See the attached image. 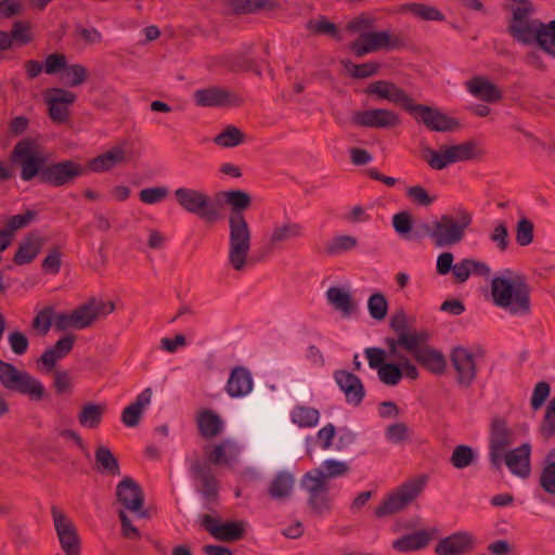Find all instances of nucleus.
I'll use <instances>...</instances> for the list:
<instances>
[{"label": "nucleus", "mask_w": 555, "mask_h": 555, "mask_svg": "<svg viewBox=\"0 0 555 555\" xmlns=\"http://www.w3.org/2000/svg\"><path fill=\"white\" fill-rule=\"evenodd\" d=\"M83 173L81 165L65 160L44 167L41 170V180L54 186H62L73 182Z\"/></svg>", "instance_id": "obj_21"}, {"label": "nucleus", "mask_w": 555, "mask_h": 555, "mask_svg": "<svg viewBox=\"0 0 555 555\" xmlns=\"http://www.w3.org/2000/svg\"><path fill=\"white\" fill-rule=\"evenodd\" d=\"M346 72L353 78L363 79L375 75L380 65L376 62H366L363 64H354L350 61H343Z\"/></svg>", "instance_id": "obj_55"}, {"label": "nucleus", "mask_w": 555, "mask_h": 555, "mask_svg": "<svg viewBox=\"0 0 555 555\" xmlns=\"http://www.w3.org/2000/svg\"><path fill=\"white\" fill-rule=\"evenodd\" d=\"M193 98L198 106H220L227 103L238 104L241 102L237 96L220 87L196 90Z\"/></svg>", "instance_id": "obj_33"}, {"label": "nucleus", "mask_w": 555, "mask_h": 555, "mask_svg": "<svg viewBox=\"0 0 555 555\" xmlns=\"http://www.w3.org/2000/svg\"><path fill=\"white\" fill-rule=\"evenodd\" d=\"M474 450L465 444H460L454 448L450 462L451 464L457 468L462 469L469 466L474 461Z\"/></svg>", "instance_id": "obj_58"}, {"label": "nucleus", "mask_w": 555, "mask_h": 555, "mask_svg": "<svg viewBox=\"0 0 555 555\" xmlns=\"http://www.w3.org/2000/svg\"><path fill=\"white\" fill-rule=\"evenodd\" d=\"M427 481V476L418 475L403 482L396 490L386 495L375 507V517L385 518L405 509L421 495Z\"/></svg>", "instance_id": "obj_6"}, {"label": "nucleus", "mask_w": 555, "mask_h": 555, "mask_svg": "<svg viewBox=\"0 0 555 555\" xmlns=\"http://www.w3.org/2000/svg\"><path fill=\"white\" fill-rule=\"evenodd\" d=\"M540 430L546 438L551 437L555 433V397L550 401L546 408Z\"/></svg>", "instance_id": "obj_64"}, {"label": "nucleus", "mask_w": 555, "mask_h": 555, "mask_svg": "<svg viewBox=\"0 0 555 555\" xmlns=\"http://www.w3.org/2000/svg\"><path fill=\"white\" fill-rule=\"evenodd\" d=\"M168 196V189L165 186L145 188L139 192V198L142 203L154 205L165 201Z\"/></svg>", "instance_id": "obj_61"}, {"label": "nucleus", "mask_w": 555, "mask_h": 555, "mask_svg": "<svg viewBox=\"0 0 555 555\" xmlns=\"http://www.w3.org/2000/svg\"><path fill=\"white\" fill-rule=\"evenodd\" d=\"M398 320L399 318L391 320V326L398 333V338L387 340L388 354L397 361L409 360L401 352V349H404L415 358L427 346V335L403 330L402 326L397 325Z\"/></svg>", "instance_id": "obj_11"}, {"label": "nucleus", "mask_w": 555, "mask_h": 555, "mask_svg": "<svg viewBox=\"0 0 555 555\" xmlns=\"http://www.w3.org/2000/svg\"><path fill=\"white\" fill-rule=\"evenodd\" d=\"M253 389V378L245 367H235L231 371L225 390L232 398H240L248 395Z\"/></svg>", "instance_id": "obj_36"}, {"label": "nucleus", "mask_w": 555, "mask_h": 555, "mask_svg": "<svg viewBox=\"0 0 555 555\" xmlns=\"http://www.w3.org/2000/svg\"><path fill=\"white\" fill-rule=\"evenodd\" d=\"M305 235L304 225L297 221L286 219L275 222L267 236V247L270 250H279L286 243L297 241Z\"/></svg>", "instance_id": "obj_17"}, {"label": "nucleus", "mask_w": 555, "mask_h": 555, "mask_svg": "<svg viewBox=\"0 0 555 555\" xmlns=\"http://www.w3.org/2000/svg\"><path fill=\"white\" fill-rule=\"evenodd\" d=\"M42 245V241L40 237L35 235H29L26 240H24L15 256H14V262L18 266L29 263L33 261L36 256L38 255L40 247Z\"/></svg>", "instance_id": "obj_48"}, {"label": "nucleus", "mask_w": 555, "mask_h": 555, "mask_svg": "<svg viewBox=\"0 0 555 555\" xmlns=\"http://www.w3.org/2000/svg\"><path fill=\"white\" fill-rule=\"evenodd\" d=\"M468 92L483 102H496L501 100V90L488 78L476 76L465 82Z\"/></svg>", "instance_id": "obj_35"}, {"label": "nucleus", "mask_w": 555, "mask_h": 555, "mask_svg": "<svg viewBox=\"0 0 555 555\" xmlns=\"http://www.w3.org/2000/svg\"><path fill=\"white\" fill-rule=\"evenodd\" d=\"M503 8L508 12V24L534 18L535 7L531 0H506Z\"/></svg>", "instance_id": "obj_43"}, {"label": "nucleus", "mask_w": 555, "mask_h": 555, "mask_svg": "<svg viewBox=\"0 0 555 555\" xmlns=\"http://www.w3.org/2000/svg\"><path fill=\"white\" fill-rule=\"evenodd\" d=\"M513 443V434L506 422L502 418H494L490 427V460L495 466L503 461L505 450Z\"/></svg>", "instance_id": "obj_24"}, {"label": "nucleus", "mask_w": 555, "mask_h": 555, "mask_svg": "<svg viewBox=\"0 0 555 555\" xmlns=\"http://www.w3.org/2000/svg\"><path fill=\"white\" fill-rule=\"evenodd\" d=\"M115 310V304L111 300H103L92 297L73 311L76 322V330H83L92 326L100 318L111 314Z\"/></svg>", "instance_id": "obj_14"}, {"label": "nucleus", "mask_w": 555, "mask_h": 555, "mask_svg": "<svg viewBox=\"0 0 555 555\" xmlns=\"http://www.w3.org/2000/svg\"><path fill=\"white\" fill-rule=\"evenodd\" d=\"M202 525L214 538L220 541L240 540L244 535L246 528L244 521L221 522L211 515H205L202 519Z\"/></svg>", "instance_id": "obj_25"}, {"label": "nucleus", "mask_w": 555, "mask_h": 555, "mask_svg": "<svg viewBox=\"0 0 555 555\" xmlns=\"http://www.w3.org/2000/svg\"><path fill=\"white\" fill-rule=\"evenodd\" d=\"M406 196L411 202L420 206H430L435 201L436 196L430 195L427 190L421 185L411 186L406 190Z\"/></svg>", "instance_id": "obj_62"}, {"label": "nucleus", "mask_w": 555, "mask_h": 555, "mask_svg": "<svg viewBox=\"0 0 555 555\" xmlns=\"http://www.w3.org/2000/svg\"><path fill=\"white\" fill-rule=\"evenodd\" d=\"M224 203L231 208L228 216V254L227 266L237 272H245L251 264L253 243L251 228L243 211L251 205L250 195L242 190L222 192Z\"/></svg>", "instance_id": "obj_1"}, {"label": "nucleus", "mask_w": 555, "mask_h": 555, "mask_svg": "<svg viewBox=\"0 0 555 555\" xmlns=\"http://www.w3.org/2000/svg\"><path fill=\"white\" fill-rule=\"evenodd\" d=\"M326 299L332 307L344 315H350L356 311L357 304L348 288L332 286L326 291Z\"/></svg>", "instance_id": "obj_39"}, {"label": "nucleus", "mask_w": 555, "mask_h": 555, "mask_svg": "<svg viewBox=\"0 0 555 555\" xmlns=\"http://www.w3.org/2000/svg\"><path fill=\"white\" fill-rule=\"evenodd\" d=\"M530 454L531 447L529 443H524L503 455L508 469L519 477H527L530 474Z\"/></svg>", "instance_id": "obj_32"}, {"label": "nucleus", "mask_w": 555, "mask_h": 555, "mask_svg": "<svg viewBox=\"0 0 555 555\" xmlns=\"http://www.w3.org/2000/svg\"><path fill=\"white\" fill-rule=\"evenodd\" d=\"M334 377L340 390L345 393L347 402L353 405H359L365 393L360 378L357 375L343 370L337 371Z\"/></svg>", "instance_id": "obj_30"}, {"label": "nucleus", "mask_w": 555, "mask_h": 555, "mask_svg": "<svg viewBox=\"0 0 555 555\" xmlns=\"http://www.w3.org/2000/svg\"><path fill=\"white\" fill-rule=\"evenodd\" d=\"M418 369L410 360H402L396 363H386L377 371L378 378L387 386H396L403 376L410 379L418 377Z\"/></svg>", "instance_id": "obj_28"}, {"label": "nucleus", "mask_w": 555, "mask_h": 555, "mask_svg": "<svg viewBox=\"0 0 555 555\" xmlns=\"http://www.w3.org/2000/svg\"><path fill=\"white\" fill-rule=\"evenodd\" d=\"M366 93L402 106L406 111L411 108V104L413 103V100L403 89L388 80H376L371 82L366 88Z\"/></svg>", "instance_id": "obj_26"}, {"label": "nucleus", "mask_w": 555, "mask_h": 555, "mask_svg": "<svg viewBox=\"0 0 555 555\" xmlns=\"http://www.w3.org/2000/svg\"><path fill=\"white\" fill-rule=\"evenodd\" d=\"M489 240L499 251L504 253L509 246L508 229L504 221H498L489 234Z\"/></svg>", "instance_id": "obj_57"}, {"label": "nucleus", "mask_w": 555, "mask_h": 555, "mask_svg": "<svg viewBox=\"0 0 555 555\" xmlns=\"http://www.w3.org/2000/svg\"><path fill=\"white\" fill-rule=\"evenodd\" d=\"M117 502L124 507L118 512L121 521V531L128 539H140L139 530L131 524L125 509L137 514L140 518H149V513L143 509L144 494L140 486L130 477H125L116 487Z\"/></svg>", "instance_id": "obj_4"}, {"label": "nucleus", "mask_w": 555, "mask_h": 555, "mask_svg": "<svg viewBox=\"0 0 555 555\" xmlns=\"http://www.w3.org/2000/svg\"><path fill=\"white\" fill-rule=\"evenodd\" d=\"M44 73L47 75H60L61 80L69 88L83 85L89 78L88 68L79 63H68L63 53H51L44 59Z\"/></svg>", "instance_id": "obj_10"}, {"label": "nucleus", "mask_w": 555, "mask_h": 555, "mask_svg": "<svg viewBox=\"0 0 555 555\" xmlns=\"http://www.w3.org/2000/svg\"><path fill=\"white\" fill-rule=\"evenodd\" d=\"M485 155L483 150L475 141L457 144H443L439 149L424 147L423 160L434 170H443L455 163L479 159Z\"/></svg>", "instance_id": "obj_3"}, {"label": "nucleus", "mask_w": 555, "mask_h": 555, "mask_svg": "<svg viewBox=\"0 0 555 555\" xmlns=\"http://www.w3.org/2000/svg\"><path fill=\"white\" fill-rule=\"evenodd\" d=\"M13 162L21 166V178L24 181H30L41 170L48 160L42 149L34 139H24L17 142L12 151Z\"/></svg>", "instance_id": "obj_9"}, {"label": "nucleus", "mask_w": 555, "mask_h": 555, "mask_svg": "<svg viewBox=\"0 0 555 555\" xmlns=\"http://www.w3.org/2000/svg\"><path fill=\"white\" fill-rule=\"evenodd\" d=\"M450 359L456 372L459 385L469 387L477 375V365L472 351L464 347H455L451 351Z\"/></svg>", "instance_id": "obj_20"}, {"label": "nucleus", "mask_w": 555, "mask_h": 555, "mask_svg": "<svg viewBox=\"0 0 555 555\" xmlns=\"http://www.w3.org/2000/svg\"><path fill=\"white\" fill-rule=\"evenodd\" d=\"M216 63L225 66L232 72H238L248 68V61L240 54L220 55L216 57Z\"/></svg>", "instance_id": "obj_63"}, {"label": "nucleus", "mask_w": 555, "mask_h": 555, "mask_svg": "<svg viewBox=\"0 0 555 555\" xmlns=\"http://www.w3.org/2000/svg\"><path fill=\"white\" fill-rule=\"evenodd\" d=\"M179 207L188 214L195 215L205 222L215 223L220 215L211 203L210 196L203 190L180 186L173 192Z\"/></svg>", "instance_id": "obj_8"}, {"label": "nucleus", "mask_w": 555, "mask_h": 555, "mask_svg": "<svg viewBox=\"0 0 555 555\" xmlns=\"http://www.w3.org/2000/svg\"><path fill=\"white\" fill-rule=\"evenodd\" d=\"M414 359L434 374L441 375L446 372L447 361L444 356L428 345Z\"/></svg>", "instance_id": "obj_42"}, {"label": "nucleus", "mask_w": 555, "mask_h": 555, "mask_svg": "<svg viewBox=\"0 0 555 555\" xmlns=\"http://www.w3.org/2000/svg\"><path fill=\"white\" fill-rule=\"evenodd\" d=\"M76 337L74 335H65L61 337L52 347L44 350L38 359V362L47 371H52L56 363L65 358L74 348Z\"/></svg>", "instance_id": "obj_31"}, {"label": "nucleus", "mask_w": 555, "mask_h": 555, "mask_svg": "<svg viewBox=\"0 0 555 555\" xmlns=\"http://www.w3.org/2000/svg\"><path fill=\"white\" fill-rule=\"evenodd\" d=\"M359 246V240L354 235L339 234L333 236L325 245V251L330 256H338L351 251Z\"/></svg>", "instance_id": "obj_49"}, {"label": "nucleus", "mask_w": 555, "mask_h": 555, "mask_svg": "<svg viewBox=\"0 0 555 555\" xmlns=\"http://www.w3.org/2000/svg\"><path fill=\"white\" fill-rule=\"evenodd\" d=\"M95 467L98 472L109 476H118L120 474L117 459L104 446H99L95 450Z\"/></svg>", "instance_id": "obj_47"}, {"label": "nucleus", "mask_w": 555, "mask_h": 555, "mask_svg": "<svg viewBox=\"0 0 555 555\" xmlns=\"http://www.w3.org/2000/svg\"><path fill=\"white\" fill-rule=\"evenodd\" d=\"M408 112L413 114L416 119H420L433 131L446 132L457 127V122L453 118L430 106L415 104L413 102Z\"/></svg>", "instance_id": "obj_18"}, {"label": "nucleus", "mask_w": 555, "mask_h": 555, "mask_svg": "<svg viewBox=\"0 0 555 555\" xmlns=\"http://www.w3.org/2000/svg\"><path fill=\"white\" fill-rule=\"evenodd\" d=\"M491 296L495 306L511 315L527 318L532 313L531 287L525 275L509 269L491 281Z\"/></svg>", "instance_id": "obj_2"}, {"label": "nucleus", "mask_w": 555, "mask_h": 555, "mask_svg": "<svg viewBox=\"0 0 555 555\" xmlns=\"http://www.w3.org/2000/svg\"><path fill=\"white\" fill-rule=\"evenodd\" d=\"M541 487L555 495V450L551 451L545 459V466L540 476Z\"/></svg>", "instance_id": "obj_54"}, {"label": "nucleus", "mask_w": 555, "mask_h": 555, "mask_svg": "<svg viewBox=\"0 0 555 555\" xmlns=\"http://www.w3.org/2000/svg\"><path fill=\"white\" fill-rule=\"evenodd\" d=\"M307 30L314 36H330L336 40H341V34L338 27L330 22L325 16H318L307 23Z\"/></svg>", "instance_id": "obj_51"}, {"label": "nucleus", "mask_w": 555, "mask_h": 555, "mask_svg": "<svg viewBox=\"0 0 555 555\" xmlns=\"http://www.w3.org/2000/svg\"><path fill=\"white\" fill-rule=\"evenodd\" d=\"M246 139L245 133L233 125H228L222 131L214 138V143L223 149H232L242 143Z\"/></svg>", "instance_id": "obj_50"}, {"label": "nucleus", "mask_w": 555, "mask_h": 555, "mask_svg": "<svg viewBox=\"0 0 555 555\" xmlns=\"http://www.w3.org/2000/svg\"><path fill=\"white\" fill-rule=\"evenodd\" d=\"M475 535L465 530L455 531L442 538L435 547L436 555H465L474 550Z\"/></svg>", "instance_id": "obj_23"}, {"label": "nucleus", "mask_w": 555, "mask_h": 555, "mask_svg": "<svg viewBox=\"0 0 555 555\" xmlns=\"http://www.w3.org/2000/svg\"><path fill=\"white\" fill-rule=\"evenodd\" d=\"M51 516L62 551L66 555H80V539L73 519L56 505L51 506Z\"/></svg>", "instance_id": "obj_12"}, {"label": "nucleus", "mask_w": 555, "mask_h": 555, "mask_svg": "<svg viewBox=\"0 0 555 555\" xmlns=\"http://www.w3.org/2000/svg\"><path fill=\"white\" fill-rule=\"evenodd\" d=\"M241 448L236 441L225 439L206 449V459L209 464L216 466H231L240 456Z\"/></svg>", "instance_id": "obj_27"}, {"label": "nucleus", "mask_w": 555, "mask_h": 555, "mask_svg": "<svg viewBox=\"0 0 555 555\" xmlns=\"http://www.w3.org/2000/svg\"><path fill=\"white\" fill-rule=\"evenodd\" d=\"M473 222V216L466 209L459 211V218L444 214L425 225L426 233L436 247H450L456 245L465 237V232Z\"/></svg>", "instance_id": "obj_5"}, {"label": "nucleus", "mask_w": 555, "mask_h": 555, "mask_svg": "<svg viewBox=\"0 0 555 555\" xmlns=\"http://www.w3.org/2000/svg\"><path fill=\"white\" fill-rule=\"evenodd\" d=\"M296 486L295 476L288 472H279L269 481L267 493L272 501L284 503L288 501Z\"/></svg>", "instance_id": "obj_29"}, {"label": "nucleus", "mask_w": 555, "mask_h": 555, "mask_svg": "<svg viewBox=\"0 0 555 555\" xmlns=\"http://www.w3.org/2000/svg\"><path fill=\"white\" fill-rule=\"evenodd\" d=\"M302 488L308 492V505L313 514L324 515L331 511L328 486L318 479L304 476Z\"/></svg>", "instance_id": "obj_19"}, {"label": "nucleus", "mask_w": 555, "mask_h": 555, "mask_svg": "<svg viewBox=\"0 0 555 555\" xmlns=\"http://www.w3.org/2000/svg\"><path fill=\"white\" fill-rule=\"evenodd\" d=\"M397 44L389 31H371L362 34L350 43V50L358 56L375 52L380 49H391Z\"/></svg>", "instance_id": "obj_22"}, {"label": "nucleus", "mask_w": 555, "mask_h": 555, "mask_svg": "<svg viewBox=\"0 0 555 555\" xmlns=\"http://www.w3.org/2000/svg\"><path fill=\"white\" fill-rule=\"evenodd\" d=\"M367 310L376 321H383L388 313V301L382 293H374L369 297Z\"/></svg>", "instance_id": "obj_56"}, {"label": "nucleus", "mask_w": 555, "mask_h": 555, "mask_svg": "<svg viewBox=\"0 0 555 555\" xmlns=\"http://www.w3.org/2000/svg\"><path fill=\"white\" fill-rule=\"evenodd\" d=\"M541 24L542 22L538 18L507 24V31L514 41L526 47H533V38Z\"/></svg>", "instance_id": "obj_37"}, {"label": "nucleus", "mask_w": 555, "mask_h": 555, "mask_svg": "<svg viewBox=\"0 0 555 555\" xmlns=\"http://www.w3.org/2000/svg\"><path fill=\"white\" fill-rule=\"evenodd\" d=\"M437 534L436 529H423L403 535L392 542V547L400 553H409L424 548Z\"/></svg>", "instance_id": "obj_34"}, {"label": "nucleus", "mask_w": 555, "mask_h": 555, "mask_svg": "<svg viewBox=\"0 0 555 555\" xmlns=\"http://www.w3.org/2000/svg\"><path fill=\"white\" fill-rule=\"evenodd\" d=\"M52 324H54V309L51 306L38 311L33 321V327L42 335L50 331Z\"/></svg>", "instance_id": "obj_60"}, {"label": "nucleus", "mask_w": 555, "mask_h": 555, "mask_svg": "<svg viewBox=\"0 0 555 555\" xmlns=\"http://www.w3.org/2000/svg\"><path fill=\"white\" fill-rule=\"evenodd\" d=\"M349 472L347 463L337 460H326L320 467L307 473L306 476L320 479L327 485L328 479L337 478Z\"/></svg>", "instance_id": "obj_44"}, {"label": "nucleus", "mask_w": 555, "mask_h": 555, "mask_svg": "<svg viewBox=\"0 0 555 555\" xmlns=\"http://www.w3.org/2000/svg\"><path fill=\"white\" fill-rule=\"evenodd\" d=\"M0 384L3 388L26 396L30 401H42L47 397L43 384L24 370L0 360Z\"/></svg>", "instance_id": "obj_7"}, {"label": "nucleus", "mask_w": 555, "mask_h": 555, "mask_svg": "<svg viewBox=\"0 0 555 555\" xmlns=\"http://www.w3.org/2000/svg\"><path fill=\"white\" fill-rule=\"evenodd\" d=\"M152 389L146 388L138 395L135 400L126 406L121 413V421L127 427H135L144 409L151 403Z\"/></svg>", "instance_id": "obj_38"}, {"label": "nucleus", "mask_w": 555, "mask_h": 555, "mask_svg": "<svg viewBox=\"0 0 555 555\" xmlns=\"http://www.w3.org/2000/svg\"><path fill=\"white\" fill-rule=\"evenodd\" d=\"M401 10L403 12H409L423 21L441 22L444 20V15L437 8L424 3H406L402 5Z\"/></svg>", "instance_id": "obj_53"}, {"label": "nucleus", "mask_w": 555, "mask_h": 555, "mask_svg": "<svg viewBox=\"0 0 555 555\" xmlns=\"http://www.w3.org/2000/svg\"><path fill=\"white\" fill-rule=\"evenodd\" d=\"M351 122L365 128L392 129L400 125V116L387 108H369L353 112Z\"/></svg>", "instance_id": "obj_15"}, {"label": "nucleus", "mask_w": 555, "mask_h": 555, "mask_svg": "<svg viewBox=\"0 0 555 555\" xmlns=\"http://www.w3.org/2000/svg\"><path fill=\"white\" fill-rule=\"evenodd\" d=\"M533 46L555 59V21L542 22L533 38Z\"/></svg>", "instance_id": "obj_45"}, {"label": "nucleus", "mask_w": 555, "mask_h": 555, "mask_svg": "<svg viewBox=\"0 0 555 555\" xmlns=\"http://www.w3.org/2000/svg\"><path fill=\"white\" fill-rule=\"evenodd\" d=\"M76 100V93L64 88H51L43 93V101L48 106V115L57 125H64L68 121L70 106Z\"/></svg>", "instance_id": "obj_13"}, {"label": "nucleus", "mask_w": 555, "mask_h": 555, "mask_svg": "<svg viewBox=\"0 0 555 555\" xmlns=\"http://www.w3.org/2000/svg\"><path fill=\"white\" fill-rule=\"evenodd\" d=\"M131 151L126 142L117 144L88 162L92 172H107L115 167L122 166L131 159Z\"/></svg>", "instance_id": "obj_16"}, {"label": "nucleus", "mask_w": 555, "mask_h": 555, "mask_svg": "<svg viewBox=\"0 0 555 555\" xmlns=\"http://www.w3.org/2000/svg\"><path fill=\"white\" fill-rule=\"evenodd\" d=\"M533 223L528 218H521L516 224L515 240L519 246H528L533 242Z\"/></svg>", "instance_id": "obj_59"}, {"label": "nucleus", "mask_w": 555, "mask_h": 555, "mask_svg": "<svg viewBox=\"0 0 555 555\" xmlns=\"http://www.w3.org/2000/svg\"><path fill=\"white\" fill-rule=\"evenodd\" d=\"M197 423L201 435L206 439L217 437L223 429V422L220 416L209 410L198 414Z\"/></svg>", "instance_id": "obj_46"}, {"label": "nucleus", "mask_w": 555, "mask_h": 555, "mask_svg": "<svg viewBox=\"0 0 555 555\" xmlns=\"http://www.w3.org/2000/svg\"><path fill=\"white\" fill-rule=\"evenodd\" d=\"M192 472L201 482L199 492L206 502H216L218 498V481L216 477L208 469L203 468L199 463L192 464Z\"/></svg>", "instance_id": "obj_40"}, {"label": "nucleus", "mask_w": 555, "mask_h": 555, "mask_svg": "<svg viewBox=\"0 0 555 555\" xmlns=\"http://www.w3.org/2000/svg\"><path fill=\"white\" fill-rule=\"evenodd\" d=\"M292 422L299 427H314L320 420V412L311 406L297 405L291 413Z\"/></svg>", "instance_id": "obj_52"}, {"label": "nucleus", "mask_w": 555, "mask_h": 555, "mask_svg": "<svg viewBox=\"0 0 555 555\" xmlns=\"http://www.w3.org/2000/svg\"><path fill=\"white\" fill-rule=\"evenodd\" d=\"M105 412V403L87 402L81 405L77 418L81 427L96 429L101 425Z\"/></svg>", "instance_id": "obj_41"}]
</instances>
